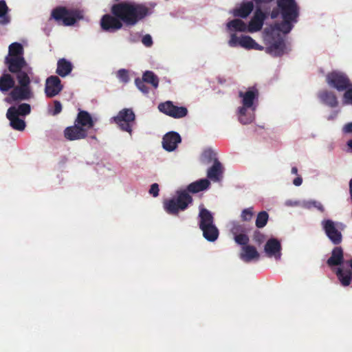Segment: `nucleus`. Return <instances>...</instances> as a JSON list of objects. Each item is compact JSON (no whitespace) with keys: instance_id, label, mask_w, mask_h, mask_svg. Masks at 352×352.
Wrapping results in <instances>:
<instances>
[{"instance_id":"obj_28","label":"nucleus","mask_w":352,"mask_h":352,"mask_svg":"<svg viewBox=\"0 0 352 352\" xmlns=\"http://www.w3.org/2000/svg\"><path fill=\"white\" fill-rule=\"evenodd\" d=\"M10 110H12V112L15 111V115L17 116L25 117L30 113L31 107L28 103H21L17 107L12 106L9 107L7 111H10Z\"/></svg>"},{"instance_id":"obj_17","label":"nucleus","mask_w":352,"mask_h":352,"mask_svg":"<svg viewBox=\"0 0 352 352\" xmlns=\"http://www.w3.org/2000/svg\"><path fill=\"white\" fill-rule=\"evenodd\" d=\"M280 32L277 31V38L274 39L271 45L265 48V52L274 56H281L285 50V43L283 38L280 35Z\"/></svg>"},{"instance_id":"obj_48","label":"nucleus","mask_w":352,"mask_h":352,"mask_svg":"<svg viewBox=\"0 0 352 352\" xmlns=\"http://www.w3.org/2000/svg\"><path fill=\"white\" fill-rule=\"evenodd\" d=\"M309 206H313V207L317 208L318 210H320L322 212H323L324 211V206L319 201H311L309 202Z\"/></svg>"},{"instance_id":"obj_3","label":"nucleus","mask_w":352,"mask_h":352,"mask_svg":"<svg viewBox=\"0 0 352 352\" xmlns=\"http://www.w3.org/2000/svg\"><path fill=\"white\" fill-rule=\"evenodd\" d=\"M276 4L280 11L283 21L277 23L275 28L278 32L288 34L293 28V23L298 21L300 7L296 0H277Z\"/></svg>"},{"instance_id":"obj_1","label":"nucleus","mask_w":352,"mask_h":352,"mask_svg":"<svg viewBox=\"0 0 352 352\" xmlns=\"http://www.w3.org/2000/svg\"><path fill=\"white\" fill-rule=\"evenodd\" d=\"M111 13L102 16L100 26L104 31L114 32L122 28V23L134 26L149 14V9L141 3L122 1L111 6Z\"/></svg>"},{"instance_id":"obj_40","label":"nucleus","mask_w":352,"mask_h":352,"mask_svg":"<svg viewBox=\"0 0 352 352\" xmlns=\"http://www.w3.org/2000/svg\"><path fill=\"white\" fill-rule=\"evenodd\" d=\"M231 232L234 236H236V234H239V233H244L245 228L243 225L236 223H234L231 229Z\"/></svg>"},{"instance_id":"obj_15","label":"nucleus","mask_w":352,"mask_h":352,"mask_svg":"<svg viewBox=\"0 0 352 352\" xmlns=\"http://www.w3.org/2000/svg\"><path fill=\"white\" fill-rule=\"evenodd\" d=\"M74 122L82 129H84L88 134L89 130L92 129L95 125V122L91 114L87 111L80 109L77 114Z\"/></svg>"},{"instance_id":"obj_56","label":"nucleus","mask_w":352,"mask_h":352,"mask_svg":"<svg viewBox=\"0 0 352 352\" xmlns=\"http://www.w3.org/2000/svg\"><path fill=\"white\" fill-rule=\"evenodd\" d=\"M336 116H337L336 113H334L328 117V120H333L336 117Z\"/></svg>"},{"instance_id":"obj_43","label":"nucleus","mask_w":352,"mask_h":352,"mask_svg":"<svg viewBox=\"0 0 352 352\" xmlns=\"http://www.w3.org/2000/svg\"><path fill=\"white\" fill-rule=\"evenodd\" d=\"M254 120V117L252 115H244V116H239V120L243 124H248L251 123Z\"/></svg>"},{"instance_id":"obj_26","label":"nucleus","mask_w":352,"mask_h":352,"mask_svg":"<svg viewBox=\"0 0 352 352\" xmlns=\"http://www.w3.org/2000/svg\"><path fill=\"white\" fill-rule=\"evenodd\" d=\"M15 85V80L11 74L3 73L0 76V91L6 93L12 90Z\"/></svg>"},{"instance_id":"obj_2","label":"nucleus","mask_w":352,"mask_h":352,"mask_svg":"<svg viewBox=\"0 0 352 352\" xmlns=\"http://www.w3.org/2000/svg\"><path fill=\"white\" fill-rule=\"evenodd\" d=\"M210 183L207 179H201L190 184L186 190L177 191V197L165 199L163 206L165 211L172 215L178 214L181 210H186L192 202V198L188 192L197 193L207 189Z\"/></svg>"},{"instance_id":"obj_23","label":"nucleus","mask_w":352,"mask_h":352,"mask_svg":"<svg viewBox=\"0 0 352 352\" xmlns=\"http://www.w3.org/2000/svg\"><path fill=\"white\" fill-rule=\"evenodd\" d=\"M6 117L10 121V126L14 130L22 131L25 129L26 124L23 119L19 118V116L15 115V111H7Z\"/></svg>"},{"instance_id":"obj_44","label":"nucleus","mask_w":352,"mask_h":352,"mask_svg":"<svg viewBox=\"0 0 352 352\" xmlns=\"http://www.w3.org/2000/svg\"><path fill=\"white\" fill-rule=\"evenodd\" d=\"M54 108L51 111V114L52 116H56L59 114L62 111V104L60 101L58 100H54Z\"/></svg>"},{"instance_id":"obj_11","label":"nucleus","mask_w":352,"mask_h":352,"mask_svg":"<svg viewBox=\"0 0 352 352\" xmlns=\"http://www.w3.org/2000/svg\"><path fill=\"white\" fill-rule=\"evenodd\" d=\"M158 109L160 112L175 119L184 118L188 112L186 107L175 106L170 100L160 103Z\"/></svg>"},{"instance_id":"obj_16","label":"nucleus","mask_w":352,"mask_h":352,"mask_svg":"<svg viewBox=\"0 0 352 352\" xmlns=\"http://www.w3.org/2000/svg\"><path fill=\"white\" fill-rule=\"evenodd\" d=\"M88 133L78 126L75 122L73 126H67L64 130V137L69 141L85 139L88 137Z\"/></svg>"},{"instance_id":"obj_38","label":"nucleus","mask_w":352,"mask_h":352,"mask_svg":"<svg viewBox=\"0 0 352 352\" xmlns=\"http://www.w3.org/2000/svg\"><path fill=\"white\" fill-rule=\"evenodd\" d=\"M117 77L119 80L124 82L127 83L129 81V72L124 69H120L117 72Z\"/></svg>"},{"instance_id":"obj_54","label":"nucleus","mask_w":352,"mask_h":352,"mask_svg":"<svg viewBox=\"0 0 352 352\" xmlns=\"http://www.w3.org/2000/svg\"><path fill=\"white\" fill-rule=\"evenodd\" d=\"M291 172L292 174L296 175L298 173V168L296 166L292 168Z\"/></svg>"},{"instance_id":"obj_4","label":"nucleus","mask_w":352,"mask_h":352,"mask_svg":"<svg viewBox=\"0 0 352 352\" xmlns=\"http://www.w3.org/2000/svg\"><path fill=\"white\" fill-rule=\"evenodd\" d=\"M327 264L329 267L338 266L336 275L343 286H349L352 282V258L344 261L343 250L341 247H335Z\"/></svg>"},{"instance_id":"obj_18","label":"nucleus","mask_w":352,"mask_h":352,"mask_svg":"<svg viewBox=\"0 0 352 352\" xmlns=\"http://www.w3.org/2000/svg\"><path fill=\"white\" fill-rule=\"evenodd\" d=\"M182 141L179 134L175 131L167 133L162 139L163 148L167 151H173Z\"/></svg>"},{"instance_id":"obj_29","label":"nucleus","mask_w":352,"mask_h":352,"mask_svg":"<svg viewBox=\"0 0 352 352\" xmlns=\"http://www.w3.org/2000/svg\"><path fill=\"white\" fill-rule=\"evenodd\" d=\"M241 46L248 50H263V46L258 45L252 37L249 36H243L241 37Z\"/></svg>"},{"instance_id":"obj_57","label":"nucleus","mask_w":352,"mask_h":352,"mask_svg":"<svg viewBox=\"0 0 352 352\" xmlns=\"http://www.w3.org/2000/svg\"><path fill=\"white\" fill-rule=\"evenodd\" d=\"M91 138L92 139H96V135H91Z\"/></svg>"},{"instance_id":"obj_19","label":"nucleus","mask_w":352,"mask_h":352,"mask_svg":"<svg viewBox=\"0 0 352 352\" xmlns=\"http://www.w3.org/2000/svg\"><path fill=\"white\" fill-rule=\"evenodd\" d=\"M258 91L255 87L249 88L245 92L239 91V96L242 98V104L245 107H250L252 110H255L254 101L258 98Z\"/></svg>"},{"instance_id":"obj_37","label":"nucleus","mask_w":352,"mask_h":352,"mask_svg":"<svg viewBox=\"0 0 352 352\" xmlns=\"http://www.w3.org/2000/svg\"><path fill=\"white\" fill-rule=\"evenodd\" d=\"M254 214L253 208L250 207L243 210L241 217L244 221H249L252 219Z\"/></svg>"},{"instance_id":"obj_55","label":"nucleus","mask_w":352,"mask_h":352,"mask_svg":"<svg viewBox=\"0 0 352 352\" xmlns=\"http://www.w3.org/2000/svg\"><path fill=\"white\" fill-rule=\"evenodd\" d=\"M347 146H348L349 148L351 150V151L352 152V139L347 142Z\"/></svg>"},{"instance_id":"obj_21","label":"nucleus","mask_w":352,"mask_h":352,"mask_svg":"<svg viewBox=\"0 0 352 352\" xmlns=\"http://www.w3.org/2000/svg\"><path fill=\"white\" fill-rule=\"evenodd\" d=\"M240 258L244 262L249 263L254 260H258L260 258V254L254 246L248 245L242 247L241 252L240 253Z\"/></svg>"},{"instance_id":"obj_20","label":"nucleus","mask_w":352,"mask_h":352,"mask_svg":"<svg viewBox=\"0 0 352 352\" xmlns=\"http://www.w3.org/2000/svg\"><path fill=\"white\" fill-rule=\"evenodd\" d=\"M265 252L268 257L274 256L276 258L280 257V243L276 239H269L265 245Z\"/></svg>"},{"instance_id":"obj_46","label":"nucleus","mask_w":352,"mask_h":352,"mask_svg":"<svg viewBox=\"0 0 352 352\" xmlns=\"http://www.w3.org/2000/svg\"><path fill=\"white\" fill-rule=\"evenodd\" d=\"M142 42L146 47H151L153 44L152 38L149 34L144 35L142 39Z\"/></svg>"},{"instance_id":"obj_22","label":"nucleus","mask_w":352,"mask_h":352,"mask_svg":"<svg viewBox=\"0 0 352 352\" xmlns=\"http://www.w3.org/2000/svg\"><path fill=\"white\" fill-rule=\"evenodd\" d=\"M318 97L323 104L331 108L336 107L338 105L336 94L331 91L322 90L318 92Z\"/></svg>"},{"instance_id":"obj_45","label":"nucleus","mask_w":352,"mask_h":352,"mask_svg":"<svg viewBox=\"0 0 352 352\" xmlns=\"http://www.w3.org/2000/svg\"><path fill=\"white\" fill-rule=\"evenodd\" d=\"M159 185L157 183H154L151 186L149 193L153 197H156L159 195Z\"/></svg>"},{"instance_id":"obj_24","label":"nucleus","mask_w":352,"mask_h":352,"mask_svg":"<svg viewBox=\"0 0 352 352\" xmlns=\"http://www.w3.org/2000/svg\"><path fill=\"white\" fill-rule=\"evenodd\" d=\"M253 9V2L247 1L242 3L239 8L233 9L232 13L236 17L246 18L252 12Z\"/></svg>"},{"instance_id":"obj_7","label":"nucleus","mask_w":352,"mask_h":352,"mask_svg":"<svg viewBox=\"0 0 352 352\" xmlns=\"http://www.w3.org/2000/svg\"><path fill=\"white\" fill-rule=\"evenodd\" d=\"M51 16L58 23H61L65 26H71L82 19L83 14L78 9H67L63 6H58L52 10Z\"/></svg>"},{"instance_id":"obj_47","label":"nucleus","mask_w":352,"mask_h":352,"mask_svg":"<svg viewBox=\"0 0 352 352\" xmlns=\"http://www.w3.org/2000/svg\"><path fill=\"white\" fill-rule=\"evenodd\" d=\"M344 98L347 103L352 104V88L349 87L344 94Z\"/></svg>"},{"instance_id":"obj_34","label":"nucleus","mask_w":352,"mask_h":352,"mask_svg":"<svg viewBox=\"0 0 352 352\" xmlns=\"http://www.w3.org/2000/svg\"><path fill=\"white\" fill-rule=\"evenodd\" d=\"M234 241L240 245L246 246L248 245V243L250 241L249 236L245 233H239V234H236L234 237Z\"/></svg>"},{"instance_id":"obj_6","label":"nucleus","mask_w":352,"mask_h":352,"mask_svg":"<svg viewBox=\"0 0 352 352\" xmlns=\"http://www.w3.org/2000/svg\"><path fill=\"white\" fill-rule=\"evenodd\" d=\"M199 226L204 237L208 241L214 242L219 236V230L214 223L212 213L206 208H200Z\"/></svg>"},{"instance_id":"obj_52","label":"nucleus","mask_w":352,"mask_h":352,"mask_svg":"<svg viewBox=\"0 0 352 352\" xmlns=\"http://www.w3.org/2000/svg\"><path fill=\"white\" fill-rule=\"evenodd\" d=\"M250 108V107H245L243 105V107H239V116H244L246 115L247 109Z\"/></svg>"},{"instance_id":"obj_36","label":"nucleus","mask_w":352,"mask_h":352,"mask_svg":"<svg viewBox=\"0 0 352 352\" xmlns=\"http://www.w3.org/2000/svg\"><path fill=\"white\" fill-rule=\"evenodd\" d=\"M135 84L138 89L144 94H147L149 92V88L146 85L144 80L140 78H136L135 80Z\"/></svg>"},{"instance_id":"obj_12","label":"nucleus","mask_w":352,"mask_h":352,"mask_svg":"<svg viewBox=\"0 0 352 352\" xmlns=\"http://www.w3.org/2000/svg\"><path fill=\"white\" fill-rule=\"evenodd\" d=\"M321 224L329 240L334 245H339L342 241V235L336 228L335 222L331 219H324Z\"/></svg>"},{"instance_id":"obj_51","label":"nucleus","mask_w":352,"mask_h":352,"mask_svg":"<svg viewBox=\"0 0 352 352\" xmlns=\"http://www.w3.org/2000/svg\"><path fill=\"white\" fill-rule=\"evenodd\" d=\"M256 6H261L262 4H267L273 1L274 0H252Z\"/></svg>"},{"instance_id":"obj_10","label":"nucleus","mask_w":352,"mask_h":352,"mask_svg":"<svg viewBox=\"0 0 352 352\" xmlns=\"http://www.w3.org/2000/svg\"><path fill=\"white\" fill-rule=\"evenodd\" d=\"M135 119V115L133 111L127 108L122 109L116 116L112 118L113 122L118 125L122 131L128 132L129 134L132 133Z\"/></svg>"},{"instance_id":"obj_42","label":"nucleus","mask_w":352,"mask_h":352,"mask_svg":"<svg viewBox=\"0 0 352 352\" xmlns=\"http://www.w3.org/2000/svg\"><path fill=\"white\" fill-rule=\"evenodd\" d=\"M202 156L205 160H207V163L211 162L212 160H214V158H216L215 153L211 149L206 150Z\"/></svg>"},{"instance_id":"obj_49","label":"nucleus","mask_w":352,"mask_h":352,"mask_svg":"<svg viewBox=\"0 0 352 352\" xmlns=\"http://www.w3.org/2000/svg\"><path fill=\"white\" fill-rule=\"evenodd\" d=\"M342 132L344 133H352V122L344 124L342 128Z\"/></svg>"},{"instance_id":"obj_5","label":"nucleus","mask_w":352,"mask_h":352,"mask_svg":"<svg viewBox=\"0 0 352 352\" xmlns=\"http://www.w3.org/2000/svg\"><path fill=\"white\" fill-rule=\"evenodd\" d=\"M19 85L13 87L4 101L8 104L23 100H28L34 97V94L30 87V77L25 74L16 76Z\"/></svg>"},{"instance_id":"obj_53","label":"nucleus","mask_w":352,"mask_h":352,"mask_svg":"<svg viewBox=\"0 0 352 352\" xmlns=\"http://www.w3.org/2000/svg\"><path fill=\"white\" fill-rule=\"evenodd\" d=\"M302 179L300 176H298L296 178H295L293 181V184L296 186H299L302 184Z\"/></svg>"},{"instance_id":"obj_30","label":"nucleus","mask_w":352,"mask_h":352,"mask_svg":"<svg viewBox=\"0 0 352 352\" xmlns=\"http://www.w3.org/2000/svg\"><path fill=\"white\" fill-rule=\"evenodd\" d=\"M227 27L230 30L245 32L248 30V26L241 20L239 19H233L227 23Z\"/></svg>"},{"instance_id":"obj_13","label":"nucleus","mask_w":352,"mask_h":352,"mask_svg":"<svg viewBox=\"0 0 352 352\" xmlns=\"http://www.w3.org/2000/svg\"><path fill=\"white\" fill-rule=\"evenodd\" d=\"M60 78L56 76H51L46 80L45 93L47 98H53L58 95L63 89Z\"/></svg>"},{"instance_id":"obj_39","label":"nucleus","mask_w":352,"mask_h":352,"mask_svg":"<svg viewBox=\"0 0 352 352\" xmlns=\"http://www.w3.org/2000/svg\"><path fill=\"white\" fill-rule=\"evenodd\" d=\"M253 240L257 245H260L265 241V236L259 230H255L253 234Z\"/></svg>"},{"instance_id":"obj_33","label":"nucleus","mask_w":352,"mask_h":352,"mask_svg":"<svg viewBox=\"0 0 352 352\" xmlns=\"http://www.w3.org/2000/svg\"><path fill=\"white\" fill-rule=\"evenodd\" d=\"M269 214L266 211H261L258 213L256 219V226L258 228H262L265 227L268 221Z\"/></svg>"},{"instance_id":"obj_27","label":"nucleus","mask_w":352,"mask_h":352,"mask_svg":"<svg viewBox=\"0 0 352 352\" xmlns=\"http://www.w3.org/2000/svg\"><path fill=\"white\" fill-rule=\"evenodd\" d=\"M73 69L71 62L65 58H60L57 62V68L56 73L61 77H65L69 75Z\"/></svg>"},{"instance_id":"obj_14","label":"nucleus","mask_w":352,"mask_h":352,"mask_svg":"<svg viewBox=\"0 0 352 352\" xmlns=\"http://www.w3.org/2000/svg\"><path fill=\"white\" fill-rule=\"evenodd\" d=\"M266 18L267 14L262 11L260 8H257L253 17L249 22L248 31L250 32H255L261 30Z\"/></svg>"},{"instance_id":"obj_41","label":"nucleus","mask_w":352,"mask_h":352,"mask_svg":"<svg viewBox=\"0 0 352 352\" xmlns=\"http://www.w3.org/2000/svg\"><path fill=\"white\" fill-rule=\"evenodd\" d=\"M241 37L239 38L236 36L235 34H232L230 36V39L229 40L228 44L230 47H236L237 45L241 46Z\"/></svg>"},{"instance_id":"obj_50","label":"nucleus","mask_w":352,"mask_h":352,"mask_svg":"<svg viewBox=\"0 0 352 352\" xmlns=\"http://www.w3.org/2000/svg\"><path fill=\"white\" fill-rule=\"evenodd\" d=\"M279 14H280V11L279 8L277 7L276 9H273L270 14V16L272 19H276Z\"/></svg>"},{"instance_id":"obj_35","label":"nucleus","mask_w":352,"mask_h":352,"mask_svg":"<svg viewBox=\"0 0 352 352\" xmlns=\"http://www.w3.org/2000/svg\"><path fill=\"white\" fill-rule=\"evenodd\" d=\"M8 11V8L6 1L4 0H0V17L3 18V23L9 22V19L8 16H6Z\"/></svg>"},{"instance_id":"obj_8","label":"nucleus","mask_w":352,"mask_h":352,"mask_svg":"<svg viewBox=\"0 0 352 352\" xmlns=\"http://www.w3.org/2000/svg\"><path fill=\"white\" fill-rule=\"evenodd\" d=\"M5 64L10 72L16 74V77L21 76L22 74H25L28 76L32 74V68L28 66L23 57L6 56Z\"/></svg>"},{"instance_id":"obj_25","label":"nucleus","mask_w":352,"mask_h":352,"mask_svg":"<svg viewBox=\"0 0 352 352\" xmlns=\"http://www.w3.org/2000/svg\"><path fill=\"white\" fill-rule=\"evenodd\" d=\"M222 173L223 166L220 162L214 158L213 165L208 170L207 177L211 180L217 182L220 180Z\"/></svg>"},{"instance_id":"obj_32","label":"nucleus","mask_w":352,"mask_h":352,"mask_svg":"<svg viewBox=\"0 0 352 352\" xmlns=\"http://www.w3.org/2000/svg\"><path fill=\"white\" fill-rule=\"evenodd\" d=\"M142 79H143L146 83L151 84L154 89H157L158 87L159 78L153 72L146 71L143 74Z\"/></svg>"},{"instance_id":"obj_31","label":"nucleus","mask_w":352,"mask_h":352,"mask_svg":"<svg viewBox=\"0 0 352 352\" xmlns=\"http://www.w3.org/2000/svg\"><path fill=\"white\" fill-rule=\"evenodd\" d=\"M23 48L21 43L15 42L10 45L7 56L23 57Z\"/></svg>"},{"instance_id":"obj_9","label":"nucleus","mask_w":352,"mask_h":352,"mask_svg":"<svg viewBox=\"0 0 352 352\" xmlns=\"http://www.w3.org/2000/svg\"><path fill=\"white\" fill-rule=\"evenodd\" d=\"M327 84L338 91H346L352 87L350 79L344 73L333 71L328 73L326 76Z\"/></svg>"}]
</instances>
